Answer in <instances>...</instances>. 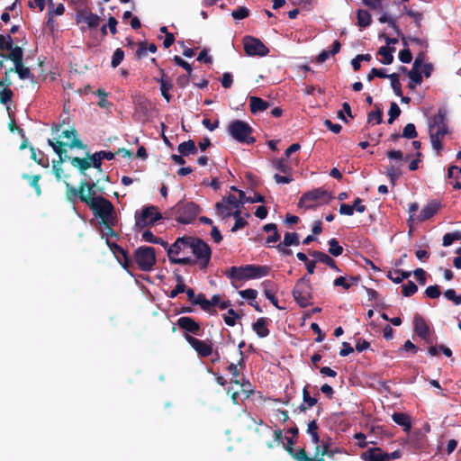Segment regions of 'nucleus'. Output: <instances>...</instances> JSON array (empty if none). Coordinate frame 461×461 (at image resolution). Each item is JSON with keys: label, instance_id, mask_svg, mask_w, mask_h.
Masks as SVG:
<instances>
[{"label": "nucleus", "instance_id": "nucleus-39", "mask_svg": "<svg viewBox=\"0 0 461 461\" xmlns=\"http://www.w3.org/2000/svg\"><path fill=\"white\" fill-rule=\"evenodd\" d=\"M14 49V40L12 36L10 34H0V56L3 58V51L9 50V52H12Z\"/></svg>", "mask_w": 461, "mask_h": 461}, {"label": "nucleus", "instance_id": "nucleus-17", "mask_svg": "<svg viewBox=\"0 0 461 461\" xmlns=\"http://www.w3.org/2000/svg\"><path fill=\"white\" fill-rule=\"evenodd\" d=\"M429 132H441L442 131H446V134L448 133V126L447 124V111L444 108H439L438 113L431 118V122H429Z\"/></svg>", "mask_w": 461, "mask_h": 461}, {"label": "nucleus", "instance_id": "nucleus-2", "mask_svg": "<svg viewBox=\"0 0 461 461\" xmlns=\"http://www.w3.org/2000/svg\"><path fill=\"white\" fill-rule=\"evenodd\" d=\"M48 144L53 149L54 152L59 156L58 160L52 161V169L55 177L59 181L62 177L63 169L61 164L68 160L69 156L67 154L66 147L70 149H84L85 145L79 139H74L72 141L48 140Z\"/></svg>", "mask_w": 461, "mask_h": 461}, {"label": "nucleus", "instance_id": "nucleus-58", "mask_svg": "<svg viewBox=\"0 0 461 461\" xmlns=\"http://www.w3.org/2000/svg\"><path fill=\"white\" fill-rule=\"evenodd\" d=\"M444 296L454 303L455 305L461 304V294H456L454 289H447L444 292Z\"/></svg>", "mask_w": 461, "mask_h": 461}, {"label": "nucleus", "instance_id": "nucleus-56", "mask_svg": "<svg viewBox=\"0 0 461 461\" xmlns=\"http://www.w3.org/2000/svg\"><path fill=\"white\" fill-rule=\"evenodd\" d=\"M418 291V286L412 281L402 285V293L404 296L408 297L414 294Z\"/></svg>", "mask_w": 461, "mask_h": 461}, {"label": "nucleus", "instance_id": "nucleus-48", "mask_svg": "<svg viewBox=\"0 0 461 461\" xmlns=\"http://www.w3.org/2000/svg\"><path fill=\"white\" fill-rule=\"evenodd\" d=\"M318 424L316 420H312L308 423L307 433L311 435L313 443L318 444L320 442V436L318 434Z\"/></svg>", "mask_w": 461, "mask_h": 461}, {"label": "nucleus", "instance_id": "nucleus-61", "mask_svg": "<svg viewBox=\"0 0 461 461\" xmlns=\"http://www.w3.org/2000/svg\"><path fill=\"white\" fill-rule=\"evenodd\" d=\"M124 58V52L122 49L118 48L113 54L111 66L113 68H117Z\"/></svg>", "mask_w": 461, "mask_h": 461}, {"label": "nucleus", "instance_id": "nucleus-50", "mask_svg": "<svg viewBox=\"0 0 461 461\" xmlns=\"http://www.w3.org/2000/svg\"><path fill=\"white\" fill-rule=\"evenodd\" d=\"M284 245L298 246L300 244L299 235L296 232H286L284 236Z\"/></svg>", "mask_w": 461, "mask_h": 461}, {"label": "nucleus", "instance_id": "nucleus-47", "mask_svg": "<svg viewBox=\"0 0 461 461\" xmlns=\"http://www.w3.org/2000/svg\"><path fill=\"white\" fill-rule=\"evenodd\" d=\"M328 244L330 246L329 253L331 256L339 257L343 253V251H344L343 248L339 245V241L335 238L330 239L328 241Z\"/></svg>", "mask_w": 461, "mask_h": 461}, {"label": "nucleus", "instance_id": "nucleus-18", "mask_svg": "<svg viewBox=\"0 0 461 461\" xmlns=\"http://www.w3.org/2000/svg\"><path fill=\"white\" fill-rule=\"evenodd\" d=\"M286 439L287 443L285 446V450L288 452L290 456H293L294 459H295L296 461H314L313 458L308 456L304 448H298L295 450L294 448V442L293 441L292 438H287Z\"/></svg>", "mask_w": 461, "mask_h": 461}, {"label": "nucleus", "instance_id": "nucleus-45", "mask_svg": "<svg viewBox=\"0 0 461 461\" xmlns=\"http://www.w3.org/2000/svg\"><path fill=\"white\" fill-rule=\"evenodd\" d=\"M241 316L234 311V309L230 308L228 310L227 314H223V320L226 325L230 327H233L236 325L237 320H240Z\"/></svg>", "mask_w": 461, "mask_h": 461}, {"label": "nucleus", "instance_id": "nucleus-30", "mask_svg": "<svg viewBox=\"0 0 461 461\" xmlns=\"http://www.w3.org/2000/svg\"><path fill=\"white\" fill-rule=\"evenodd\" d=\"M78 16H80V19H78L77 22H84L89 28H96L99 26L100 17L92 12L80 14Z\"/></svg>", "mask_w": 461, "mask_h": 461}, {"label": "nucleus", "instance_id": "nucleus-41", "mask_svg": "<svg viewBox=\"0 0 461 461\" xmlns=\"http://www.w3.org/2000/svg\"><path fill=\"white\" fill-rule=\"evenodd\" d=\"M445 135H447L445 131H442L441 132H435L431 131V132H429L431 145L433 149H435L438 152L442 149V139L444 138Z\"/></svg>", "mask_w": 461, "mask_h": 461}, {"label": "nucleus", "instance_id": "nucleus-24", "mask_svg": "<svg viewBox=\"0 0 461 461\" xmlns=\"http://www.w3.org/2000/svg\"><path fill=\"white\" fill-rule=\"evenodd\" d=\"M188 241L189 236L179 237L171 246L168 247L167 256L169 261H171V258H176L174 255H178L183 249L188 248Z\"/></svg>", "mask_w": 461, "mask_h": 461}, {"label": "nucleus", "instance_id": "nucleus-11", "mask_svg": "<svg viewBox=\"0 0 461 461\" xmlns=\"http://www.w3.org/2000/svg\"><path fill=\"white\" fill-rule=\"evenodd\" d=\"M243 42L244 50L248 56L265 57L269 53V49L258 38L246 36Z\"/></svg>", "mask_w": 461, "mask_h": 461}, {"label": "nucleus", "instance_id": "nucleus-60", "mask_svg": "<svg viewBox=\"0 0 461 461\" xmlns=\"http://www.w3.org/2000/svg\"><path fill=\"white\" fill-rule=\"evenodd\" d=\"M193 305H199L203 311H208L209 302L205 297V294L200 293L196 294L195 300L193 302Z\"/></svg>", "mask_w": 461, "mask_h": 461}, {"label": "nucleus", "instance_id": "nucleus-28", "mask_svg": "<svg viewBox=\"0 0 461 461\" xmlns=\"http://www.w3.org/2000/svg\"><path fill=\"white\" fill-rule=\"evenodd\" d=\"M268 320L265 317H260L256 322L252 324V330L257 333L259 338H266L269 335L267 328Z\"/></svg>", "mask_w": 461, "mask_h": 461}, {"label": "nucleus", "instance_id": "nucleus-53", "mask_svg": "<svg viewBox=\"0 0 461 461\" xmlns=\"http://www.w3.org/2000/svg\"><path fill=\"white\" fill-rule=\"evenodd\" d=\"M31 158L39 165L44 167H47L49 166V163H48V159H44L43 157H44V154L41 151V150H38V154L41 156V158H38V155H37V150L33 148V147H31Z\"/></svg>", "mask_w": 461, "mask_h": 461}, {"label": "nucleus", "instance_id": "nucleus-8", "mask_svg": "<svg viewBox=\"0 0 461 461\" xmlns=\"http://www.w3.org/2000/svg\"><path fill=\"white\" fill-rule=\"evenodd\" d=\"M252 131L251 126L241 120H234L228 126V132L234 140L249 145L256 141V139L251 136Z\"/></svg>", "mask_w": 461, "mask_h": 461}, {"label": "nucleus", "instance_id": "nucleus-57", "mask_svg": "<svg viewBox=\"0 0 461 461\" xmlns=\"http://www.w3.org/2000/svg\"><path fill=\"white\" fill-rule=\"evenodd\" d=\"M386 175L389 177L392 185H394L396 180L402 175V172L400 171L399 168L395 167L394 166H390L389 167H387Z\"/></svg>", "mask_w": 461, "mask_h": 461}, {"label": "nucleus", "instance_id": "nucleus-27", "mask_svg": "<svg viewBox=\"0 0 461 461\" xmlns=\"http://www.w3.org/2000/svg\"><path fill=\"white\" fill-rule=\"evenodd\" d=\"M68 161H70L73 167L78 169L79 173L84 176L85 178L89 176L86 173V171L91 167V162L87 158L69 157Z\"/></svg>", "mask_w": 461, "mask_h": 461}, {"label": "nucleus", "instance_id": "nucleus-14", "mask_svg": "<svg viewBox=\"0 0 461 461\" xmlns=\"http://www.w3.org/2000/svg\"><path fill=\"white\" fill-rule=\"evenodd\" d=\"M184 337L188 344L197 352L200 357H207L213 353L211 343L198 339L189 334H185Z\"/></svg>", "mask_w": 461, "mask_h": 461}, {"label": "nucleus", "instance_id": "nucleus-63", "mask_svg": "<svg viewBox=\"0 0 461 461\" xmlns=\"http://www.w3.org/2000/svg\"><path fill=\"white\" fill-rule=\"evenodd\" d=\"M319 454H321V457H323L324 456L332 457L334 456V451L330 450L327 444H323L321 446L316 447L315 457L318 456Z\"/></svg>", "mask_w": 461, "mask_h": 461}, {"label": "nucleus", "instance_id": "nucleus-3", "mask_svg": "<svg viewBox=\"0 0 461 461\" xmlns=\"http://www.w3.org/2000/svg\"><path fill=\"white\" fill-rule=\"evenodd\" d=\"M201 212V208L194 202L179 201L175 206L165 212V218H175L181 224L191 223Z\"/></svg>", "mask_w": 461, "mask_h": 461}, {"label": "nucleus", "instance_id": "nucleus-32", "mask_svg": "<svg viewBox=\"0 0 461 461\" xmlns=\"http://www.w3.org/2000/svg\"><path fill=\"white\" fill-rule=\"evenodd\" d=\"M308 254L314 258L317 262L322 263L328 267L334 265L335 260L325 252L320 250H309Z\"/></svg>", "mask_w": 461, "mask_h": 461}, {"label": "nucleus", "instance_id": "nucleus-46", "mask_svg": "<svg viewBox=\"0 0 461 461\" xmlns=\"http://www.w3.org/2000/svg\"><path fill=\"white\" fill-rule=\"evenodd\" d=\"M95 94L99 96V101L97 103L99 107L109 109L112 106V103L107 100L108 93L104 89L98 88Z\"/></svg>", "mask_w": 461, "mask_h": 461}, {"label": "nucleus", "instance_id": "nucleus-6", "mask_svg": "<svg viewBox=\"0 0 461 461\" xmlns=\"http://www.w3.org/2000/svg\"><path fill=\"white\" fill-rule=\"evenodd\" d=\"M188 248L198 261L200 268H206L212 257L210 246L202 239L189 236Z\"/></svg>", "mask_w": 461, "mask_h": 461}, {"label": "nucleus", "instance_id": "nucleus-35", "mask_svg": "<svg viewBox=\"0 0 461 461\" xmlns=\"http://www.w3.org/2000/svg\"><path fill=\"white\" fill-rule=\"evenodd\" d=\"M263 230L266 232H272V235H269L267 238L266 243H276L280 240V234L277 230V226L276 223H267L263 226Z\"/></svg>", "mask_w": 461, "mask_h": 461}, {"label": "nucleus", "instance_id": "nucleus-16", "mask_svg": "<svg viewBox=\"0 0 461 461\" xmlns=\"http://www.w3.org/2000/svg\"><path fill=\"white\" fill-rule=\"evenodd\" d=\"M107 245L109 246L111 251L115 256L119 264L125 270L129 271V269L133 267V262L130 258L128 252L117 243H111L109 240H107Z\"/></svg>", "mask_w": 461, "mask_h": 461}, {"label": "nucleus", "instance_id": "nucleus-15", "mask_svg": "<svg viewBox=\"0 0 461 461\" xmlns=\"http://www.w3.org/2000/svg\"><path fill=\"white\" fill-rule=\"evenodd\" d=\"M328 195L327 191L322 188H315L312 191L304 193L299 201V205L304 204L307 209H312L317 206L315 202Z\"/></svg>", "mask_w": 461, "mask_h": 461}, {"label": "nucleus", "instance_id": "nucleus-51", "mask_svg": "<svg viewBox=\"0 0 461 461\" xmlns=\"http://www.w3.org/2000/svg\"><path fill=\"white\" fill-rule=\"evenodd\" d=\"M461 240V231H455V232L446 233L443 236V243H442V245L444 247H448L455 240Z\"/></svg>", "mask_w": 461, "mask_h": 461}, {"label": "nucleus", "instance_id": "nucleus-62", "mask_svg": "<svg viewBox=\"0 0 461 461\" xmlns=\"http://www.w3.org/2000/svg\"><path fill=\"white\" fill-rule=\"evenodd\" d=\"M425 294L431 299L438 298L441 294L439 285H434L428 286L425 290Z\"/></svg>", "mask_w": 461, "mask_h": 461}, {"label": "nucleus", "instance_id": "nucleus-52", "mask_svg": "<svg viewBox=\"0 0 461 461\" xmlns=\"http://www.w3.org/2000/svg\"><path fill=\"white\" fill-rule=\"evenodd\" d=\"M389 119L388 123L392 124L401 114V109L395 102L391 103L388 112Z\"/></svg>", "mask_w": 461, "mask_h": 461}, {"label": "nucleus", "instance_id": "nucleus-49", "mask_svg": "<svg viewBox=\"0 0 461 461\" xmlns=\"http://www.w3.org/2000/svg\"><path fill=\"white\" fill-rule=\"evenodd\" d=\"M87 158L91 162V166H93L97 170V173L100 176L103 175L102 160L100 158V153L97 151L92 155L87 154Z\"/></svg>", "mask_w": 461, "mask_h": 461}, {"label": "nucleus", "instance_id": "nucleus-21", "mask_svg": "<svg viewBox=\"0 0 461 461\" xmlns=\"http://www.w3.org/2000/svg\"><path fill=\"white\" fill-rule=\"evenodd\" d=\"M247 279H256L266 276L270 272V267L268 266H260V265H246Z\"/></svg>", "mask_w": 461, "mask_h": 461}, {"label": "nucleus", "instance_id": "nucleus-19", "mask_svg": "<svg viewBox=\"0 0 461 461\" xmlns=\"http://www.w3.org/2000/svg\"><path fill=\"white\" fill-rule=\"evenodd\" d=\"M441 203L436 200H432L428 203L420 211L418 220L420 221H425L432 218L440 209Z\"/></svg>", "mask_w": 461, "mask_h": 461}, {"label": "nucleus", "instance_id": "nucleus-40", "mask_svg": "<svg viewBox=\"0 0 461 461\" xmlns=\"http://www.w3.org/2000/svg\"><path fill=\"white\" fill-rule=\"evenodd\" d=\"M14 93L10 88V86L3 85L0 82V103L3 104H7L13 99Z\"/></svg>", "mask_w": 461, "mask_h": 461}, {"label": "nucleus", "instance_id": "nucleus-20", "mask_svg": "<svg viewBox=\"0 0 461 461\" xmlns=\"http://www.w3.org/2000/svg\"><path fill=\"white\" fill-rule=\"evenodd\" d=\"M159 72L161 74V77L156 78V80L160 85V92L162 96L167 103H169L172 99V95L169 94V91L173 88V84L169 77L166 75L163 68H160Z\"/></svg>", "mask_w": 461, "mask_h": 461}, {"label": "nucleus", "instance_id": "nucleus-7", "mask_svg": "<svg viewBox=\"0 0 461 461\" xmlns=\"http://www.w3.org/2000/svg\"><path fill=\"white\" fill-rule=\"evenodd\" d=\"M135 228L144 229L155 225V223L164 218L155 205L144 206L140 211L135 212Z\"/></svg>", "mask_w": 461, "mask_h": 461}, {"label": "nucleus", "instance_id": "nucleus-42", "mask_svg": "<svg viewBox=\"0 0 461 461\" xmlns=\"http://www.w3.org/2000/svg\"><path fill=\"white\" fill-rule=\"evenodd\" d=\"M150 51L151 53H155L157 51V46L154 43H150L149 47H147V42L142 41L139 43L138 50L136 51V56L140 59L147 55V51Z\"/></svg>", "mask_w": 461, "mask_h": 461}, {"label": "nucleus", "instance_id": "nucleus-64", "mask_svg": "<svg viewBox=\"0 0 461 461\" xmlns=\"http://www.w3.org/2000/svg\"><path fill=\"white\" fill-rule=\"evenodd\" d=\"M385 70L384 68H373L371 71L367 74V80L371 81L375 77L380 78H387L388 74H385Z\"/></svg>", "mask_w": 461, "mask_h": 461}, {"label": "nucleus", "instance_id": "nucleus-10", "mask_svg": "<svg viewBox=\"0 0 461 461\" xmlns=\"http://www.w3.org/2000/svg\"><path fill=\"white\" fill-rule=\"evenodd\" d=\"M3 58L14 62V73H17L20 79L23 80L34 77L30 68L23 65V50L21 47L17 45L14 46L12 52H9L7 55H3Z\"/></svg>", "mask_w": 461, "mask_h": 461}, {"label": "nucleus", "instance_id": "nucleus-12", "mask_svg": "<svg viewBox=\"0 0 461 461\" xmlns=\"http://www.w3.org/2000/svg\"><path fill=\"white\" fill-rule=\"evenodd\" d=\"M240 202L234 194H229L224 197L221 202L215 203L217 213L223 219L229 218L232 214L235 208H240Z\"/></svg>", "mask_w": 461, "mask_h": 461}, {"label": "nucleus", "instance_id": "nucleus-54", "mask_svg": "<svg viewBox=\"0 0 461 461\" xmlns=\"http://www.w3.org/2000/svg\"><path fill=\"white\" fill-rule=\"evenodd\" d=\"M402 136L406 139H415L418 136L415 125L413 123H407L403 128Z\"/></svg>", "mask_w": 461, "mask_h": 461}, {"label": "nucleus", "instance_id": "nucleus-25", "mask_svg": "<svg viewBox=\"0 0 461 461\" xmlns=\"http://www.w3.org/2000/svg\"><path fill=\"white\" fill-rule=\"evenodd\" d=\"M413 326L415 334L420 338H425L427 336V333L429 332V327L427 324L426 321L421 315L418 313L414 315Z\"/></svg>", "mask_w": 461, "mask_h": 461}, {"label": "nucleus", "instance_id": "nucleus-44", "mask_svg": "<svg viewBox=\"0 0 461 461\" xmlns=\"http://www.w3.org/2000/svg\"><path fill=\"white\" fill-rule=\"evenodd\" d=\"M391 81V86L397 96H402V85L399 80V74L392 73L388 75V77Z\"/></svg>", "mask_w": 461, "mask_h": 461}, {"label": "nucleus", "instance_id": "nucleus-33", "mask_svg": "<svg viewBox=\"0 0 461 461\" xmlns=\"http://www.w3.org/2000/svg\"><path fill=\"white\" fill-rule=\"evenodd\" d=\"M178 152L185 157H187L197 152V148L194 140H189L180 143L177 147Z\"/></svg>", "mask_w": 461, "mask_h": 461}, {"label": "nucleus", "instance_id": "nucleus-26", "mask_svg": "<svg viewBox=\"0 0 461 461\" xmlns=\"http://www.w3.org/2000/svg\"><path fill=\"white\" fill-rule=\"evenodd\" d=\"M271 104L258 96L249 97L250 112L253 114L262 113L270 107Z\"/></svg>", "mask_w": 461, "mask_h": 461}, {"label": "nucleus", "instance_id": "nucleus-55", "mask_svg": "<svg viewBox=\"0 0 461 461\" xmlns=\"http://www.w3.org/2000/svg\"><path fill=\"white\" fill-rule=\"evenodd\" d=\"M403 10L408 16L413 18L416 27L418 29H420L421 26L420 22L423 18L422 14L416 12V11H412L411 9H408L406 6L403 7Z\"/></svg>", "mask_w": 461, "mask_h": 461}, {"label": "nucleus", "instance_id": "nucleus-22", "mask_svg": "<svg viewBox=\"0 0 461 461\" xmlns=\"http://www.w3.org/2000/svg\"><path fill=\"white\" fill-rule=\"evenodd\" d=\"M361 458L364 461H385L387 453L384 452L380 447H369L361 453Z\"/></svg>", "mask_w": 461, "mask_h": 461}, {"label": "nucleus", "instance_id": "nucleus-38", "mask_svg": "<svg viewBox=\"0 0 461 461\" xmlns=\"http://www.w3.org/2000/svg\"><path fill=\"white\" fill-rule=\"evenodd\" d=\"M408 77L411 81L408 83L407 87L411 90H414L417 85L422 83V76L420 70L411 69L408 72Z\"/></svg>", "mask_w": 461, "mask_h": 461}, {"label": "nucleus", "instance_id": "nucleus-36", "mask_svg": "<svg viewBox=\"0 0 461 461\" xmlns=\"http://www.w3.org/2000/svg\"><path fill=\"white\" fill-rule=\"evenodd\" d=\"M357 25L360 28H366L372 23L371 14H369L368 11L364 10V9H358L357 11Z\"/></svg>", "mask_w": 461, "mask_h": 461}, {"label": "nucleus", "instance_id": "nucleus-34", "mask_svg": "<svg viewBox=\"0 0 461 461\" xmlns=\"http://www.w3.org/2000/svg\"><path fill=\"white\" fill-rule=\"evenodd\" d=\"M395 49L389 46H382L378 50V54L382 56L381 63L384 65H390L393 61V53Z\"/></svg>", "mask_w": 461, "mask_h": 461}, {"label": "nucleus", "instance_id": "nucleus-31", "mask_svg": "<svg viewBox=\"0 0 461 461\" xmlns=\"http://www.w3.org/2000/svg\"><path fill=\"white\" fill-rule=\"evenodd\" d=\"M447 176L453 181L450 182L453 188L461 189V168L456 166H451L447 170Z\"/></svg>", "mask_w": 461, "mask_h": 461}, {"label": "nucleus", "instance_id": "nucleus-5", "mask_svg": "<svg viewBox=\"0 0 461 461\" xmlns=\"http://www.w3.org/2000/svg\"><path fill=\"white\" fill-rule=\"evenodd\" d=\"M292 294L295 303L302 308L313 304L312 286L308 275L296 281Z\"/></svg>", "mask_w": 461, "mask_h": 461}, {"label": "nucleus", "instance_id": "nucleus-37", "mask_svg": "<svg viewBox=\"0 0 461 461\" xmlns=\"http://www.w3.org/2000/svg\"><path fill=\"white\" fill-rule=\"evenodd\" d=\"M273 167L284 173V174H290L293 171L292 167L288 164L286 158H280L273 160Z\"/></svg>", "mask_w": 461, "mask_h": 461}, {"label": "nucleus", "instance_id": "nucleus-9", "mask_svg": "<svg viewBox=\"0 0 461 461\" xmlns=\"http://www.w3.org/2000/svg\"><path fill=\"white\" fill-rule=\"evenodd\" d=\"M156 250L152 247L140 246L135 249L133 261L141 271L149 272L156 265Z\"/></svg>", "mask_w": 461, "mask_h": 461}, {"label": "nucleus", "instance_id": "nucleus-43", "mask_svg": "<svg viewBox=\"0 0 461 461\" xmlns=\"http://www.w3.org/2000/svg\"><path fill=\"white\" fill-rule=\"evenodd\" d=\"M23 178L29 181L30 185L34 188L37 196L41 194V188L39 185L41 175L29 176L28 174H23Z\"/></svg>", "mask_w": 461, "mask_h": 461}, {"label": "nucleus", "instance_id": "nucleus-23", "mask_svg": "<svg viewBox=\"0 0 461 461\" xmlns=\"http://www.w3.org/2000/svg\"><path fill=\"white\" fill-rule=\"evenodd\" d=\"M309 387L310 384H307L303 388V402L297 408L299 412H305L306 410L313 407L318 402L316 396H311Z\"/></svg>", "mask_w": 461, "mask_h": 461}, {"label": "nucleus", "instance_id": "nucleus-4", "mask_svg": "<svg viewBox=\"0 0 461 461\" xmlns=\"http://www.w3.org/2000/svg\"><path fill=\"white\" fill-rule=\"evenodd\" d=\"M86 205L92 211L93 214L101 220V223H110L109 220H117L113 204L103 195L96 199L86 198Z\"/></svg>", "mask_w": 461, "mask_h": 461}, {"label": "nucleus", "instance_id": "nucleus-29", "mask_svg": "<svg viewBox=\"0 0 461 461\" xmlns=\"http://www.w3.org/2000/svg\"><path fill=\"white\" fill-rule=\"evenodd\" d=\"M393 420L399 426L403 428L405 432H409L411 429L410 416L403 412H394L392 415Z\"/></svg>", "mask_w": 461, "mask_h": 461}, {"label": "nucleus", "instance_id": "nucleus-59", "mask_svg": "<svg viewBox=\"0 0 461 461\" xmlns=\"http://www.w3.org/2000/svg\"><path fill=\"white\" fill-rule=\"evenodd\" d=\"M249 15V10L245 6H240L231 13V16L235 20H242Z\"/></svg>", "mask_w": 461, "mask_h": 461}, {"label": "nucleus", "instance_id": "nucleus-13", "mask_svg": "<svg viewBox=\"0 0 461 461\" xmlns=\"http://www.w3.org/2000/svg\"><path fill=\"white\" fill-rule=\"evenodd\" d=\"M176 325L185 330V334L200 335L202 330L201 325L194 318L188 316L180 317L176 323L172 327V332L176 330Z\"/></svg>", "mask_w": 461, "mask_h": 461}, {"label": "nucleus", "instance_id": "nucleus-1", "mask_svg": "<svg viewBox=\"0 0 461 461\" xmlns=\"http://www.w3.org/2000/svg\"><path fill=\"white\" fill-rule=\"evenodd\" d=\"M108 182L109 176H103L93 179L91 176L82 179L77 187L73 186L68 182L65 181L66 186V198L74 203L78 199L81 203L86 204V198L96 199L104 192V186L101 185V181Z\"/></svg>", "mask_w": 461, "mask_h": 461}]
</instances>
